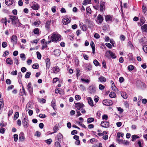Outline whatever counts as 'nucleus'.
<instances>
[{"instance_id": "1", "label": "nucleus", "mask_w": 147, "mask_h": 147, "mask_svg": "<svg viewBox=\"0 0 147 147\" xmlns=\"http://www.w3.org/2000/svg\"><path fill=\"white\" fill-rule=\"evenodd\" d=\"M61 36L58 34H53L51 37V39L52 42H56L61 40Z\"/></svg>"}, {"instance_id": "2", "label": "nucleus", "mask_w": 147, "mask_h": 147, "mask_svg": "<svg viewBox=\"0 0 147 147\" xmlns=\"http://www.w3.org/2000/svg\"><path fill=\"white\" fill-rule=\"evenodd\" d=\"M27 89L30 95L32 96L33 95V88L32 86V83L30 82L27 85Z\"/></svg>"}, {"instance_id": "3", "label": "nucleus", "mask_w": 147, "mask_h": 147, "mask_svg": "<svg viewBox=\"0 0 147 147\" xmlns=\"http://www.w3.org/2000/svg\"><path fill=\"white\" fill-rule=\"evenodd\" d=\"M88 90L89 92L91 94H93L96 93V88L94 85L90 86Z\"/></svg>"}, {"instance_id": "4", "label": "nucleus", "mask_w": 147, "mask_h": 147, "mask_svg": "<svg viewBox=\"0 0 147 147\" xmlns=\"http://www.w3.org/2000/svg\"><path fill=\"white\" fill-rule=\"evenodd\" d=\"M11 42L13 44V45L17 44L18 38L17 37L16 35H13L11 37Z\"/></svg>"}, {"instance_id": "5", "label": "nucleus", "mask_w": 147, "mask_h": 147, "mask_svg": "<svg viewBox=\"0 0 147 147\" xmlns=\"http://www.w3.org/2000/svg\"><path fill=\"white\" fill-rule=\"evenodd\" d=\"M102 103L103 104L105 105L110 106L112 105L113 102L111 100L108 99H105L103 101Z\"/></svg>"}, {"instance_id": "6", "label": "nucleus", "mask_w": 147, "mask_h": 147, "mask_svg": "<svg viewBox=\"0 0 147 147\" xmlns=\"http://www.w3.org/2000/svg\"><path fill=\"white\" fill-rule=\"evenodd\" d=\"M84 106V105L82 102L76 103L75 105V107L78 110L80 109Z\"/></svg>"}, {"instance_id": "7", "label": "nucleus", "mask_w": 147, "mask_h": 147, "mask_svg": "<svg viewBox=\"0 0 147 147\" xmlns=\"http://www.w3.org/2000/svg\"><path fill=\"white\" fill-rule=\"evenodd\" d=\"M51 23V20H48L45 23V27L46 30L48 31H49L50 30Z\"/></svg>"}, {"instance_id": "8", "label": "nucleus", "mask_w": 147, "mask_h": 147, "mask_svg": "<svg viewBox=\"0 0 147 147\" xmlns=\"http://www.w3.org/2000/svg\"><path fill=\"white\" fill-rule=\"evenodd\" d=\"M10 19L11 20L12 23L14 25L16 24V21L18 20V18L15 16H10Z\"/></svg>"}, {"instance_id": "9", "label": "nucleus", "mask_w": 147, "mask_h": 147, "mask_svg": "<svg viewBox=\"0 0 147 147\" xmlns=\"http://www.w3.org/2000/svg\"><path fill=\"white\" fill-rule=\"evenodd\" d=\"M28 120L26 119V118H24L22 121L23 125L25 128H27L28 126Z\"/></svg>"}, {"instance_id": "10", "label": "nucleus", "mask_w": 147, "mask_h": 147, "mask_svg": "<svg viewBox=\"0 0 147 147\" xmlns=\"http://www.w3.org/2000/svg\"><path fill=\"white\" fill-rule=\"evenodd\" d=\"M22 89H20V95L22 96L24 95L26 96L27 94V93L26 92L24 86H22Z\"/></svg>"}, {"instance_id": "11", "label": "nucleus", "mask_w": 147, "mask_h": 147, "mask_svg": "<svg viewBox=\"0 0 147 147\" xmlns=\"http://www.w3.org/2000/svg\"><path fill=\"white\" fill-rule=\"evenodd\" d=\"M96 19L97 22L100 24H101L103 20V17L100 14L98 15Z\"/></svg>"}, {"instance_id": "12", "label": "nucleus", "mask_w": 147, "mask_h": 147, "mask_svg": "<svg viewBox=\"0 0 147 147\" xmlns=\"http://www.w3.org/2000/svg\"><path fill=\"white\" fill-rule=\"evenodd\" d=\"M101 126L105 128H108L109 126V123L107 121L102 122L101 123Z\"/></svg>"}, {"instance_id": "13", "label": "nucleus", "mask_w": 147, "mask_h": 147, "mask_svg": "<svg viewBox=\"0 0 147 147\" xmlns=\"http://www.w3.org/2000/svg\"><path fill=\"white\" fill-rule=\"evenodd\" d=\"M105 3L103 2H101L100 4V11L102 12L105 10Z\"/></svg>"}, {"instance_id": "14", "label": "nucleus", "mask_w": 147, "mask_h": 147, "mask_svg": "<svg viewBox=\"0 0 147 147\" xmlns=\"http://www.w3.org/2000/svg\"><path fill=\"white\" fill-rule=\"evenodd\" d=\"M71 21V20H69L68 18H65L63 19L62 22L63 24L65 25H67L69 24Z\"/></svg>"}, {"instance_id": "15", "label": "nucleus", "mask_w": 147, "mask_h": 147, "mask_svg": "<svg viewBox=\"0 0 147 147\" xmlns=\"http://www.w3.org/2000/svg\"><path fill=\"white\" fill-rule=\"evenodd\" d=\"M107 53H109V55L112 59H115L116 58L117 56L115 55V54L114 53L111 52V51L109 50L107 51L106 52V53L107 54Z\"/></svg>"}, {"instance_id": "16", "label": "nucleus", "mask_w": 147, "mask_h": 147, "mask_svg": "<svg viewBox=\"0 0 147 147\" xmlns=\"http://www.w3.org/2000/svg\"><path fill=\"white\" fill-rule=\"evenodd\" d=\"M52 70L53 71L54 73L55 74H57L60 71V69L59 67L57 66L53 67L52 68Z\"/></svg>"}, {"instance_id": "17", "label": "nucleus", "mask_w": 147, "mask_h": 147, "mask_svg": "<svg viewBox=\"0 0 147 147\" xmlns=\"http://www.w3.org/2000/svg\"><path fill=\"white\" fill-rule=\"evenodd\" d=\"M141 29L143 32H147V24H145L141 27Z\"/></svg>"}, {"instance_id": "18", "label": "nucleus", "mask_w": 147, "mask_h": 147, "mask_svg": "<svg viewBox=\"0 0 147 147\" xmlns=\"http://www.w3.org/2000/svg\"><path fill=\"white\" fill-rule=\"evenodd\" d=\"M47 68L49 69L50 66V61L49 59L47 58L45 60Z\"/></svg>"}, {"instance_id": "19", "label": "nucleus", "mask_w": 147, "mask_h": 147, "mask_svg": "<svg viewBox=\"0 0 147 147\" xmlns=\"http://www.w3.org/2000/svg\"><path fill=\"white\" fill-rule=\"evenodd\" d=\"M63 138V135L60 133H59L57 135L56 138L59 141H61Z\"/></svg>"}, {"instance_id": "20", "label": "nucleus", "mask_w": 147, "mask_h": 147, "mask_svg": "<svg viewBox=\"0 0 147 147\" xmlns=\"http://www.w3.org/2000/svg\"><path fill=\"white\" fill-rule=\"evenodd\" d=\"M5 4L7 5H12L13 2V0H5Z\"/></svg>"}, {"instance_id": "21", "label": "nucleus", "mask_w": 147, "mask_h": 147, "mask_svg": "<svg viewBox=\"0 0 147 147\" xmlns=\"http://www.w3.org/2000/svg\"><path fill=\"white\" fill-rule=\"evenodd\" d=\"M98 79L99 81L101 82H105L106 81V78L102 76H100Z\"/></svg>"}, {"instance_id": "22", "label": "nucleus", "mask_w": 147, "mask_h": 147, "mask_svg": "<svg viewBox=\"0 0 147 147\" xmlns=\"http://www.w3.org/2000/svg\"><path fill=\"white\" fill-rule=\"evenodd\" d=\"M88 100L89 105L91 107L93 106L94 104L93 103V101L92 99V98L90 97H89L88 98Z\"/></svg>"}, {"instance_id": "23", "label": "nucleus", "mask_w": 147, "mask_h": 147, "mask_svg": "<svg viewBox=\"0 0 147 147\" xmlns=\"http://www.w3.org/2000/svg\"><path fill=\"white\" fill-rule=\"evenodd\" d=\"M4 106L3 100L2 99H0V114L2 112L1 110L3 108Z\"/></svg>"}, {"instance_id": "24", "label": "nucleus", "mask_w": 147, "mask_h": 147, "mask_svg": "<svg viewBox=\"0 0 147 147\" xmlns=\"http://www.w3.org/2000/svg\"><path fill=\"white\" fill-rule=\"evenodd\" d=\"M60 50L57 49L54 51V54L55 56H58L60 55Z\"/></svg>"}, {"instance_id": "25", "label": "nucleus", "mask_w": 147, "mask_h": 147, "mask_svg": "<svg viewBox=\"0 0 147 147\" xmlns=\"http://www.w3.org/2000/svg\"><path fill=\"white\" fill-rule=\"evenodd\" d=\"M105 19L106 21H111L112 20V17L110 15H107L105 16Z\"/></svg>"}, {"instance_id": "26", "label": "nucleus", "mask_w": 147, "mask_h": 147, "mask_svg": "<svg viewBox=\"0 0 147 147\" xmlns=\"http://www.w3.org/2000/svg\"><path fill=\"white\" fill-rule=\"evenodd\" d=\"M6 62L7 64L9 65H12L13 63V61L10 58H8L6 59Z\"/></svg>"}, {"instance_id": "27", "label": "nucleus", "mask_w": 147, "mask_h": 147, "mask_svg": "<svg viewBox=\"0 0 147 147\" xmlns=\"http://www.w3.org/2000/svg\"><path fill=\"white\" fill-rule=\"evenodd\" d=\"M38 4H33L31 7V8L35 10H37L38 9Z\"/></svg>"}, {"instance_id": "28", "label": "nucleus", "mask_w": 147, "mask_h": 147, "mask_svg": "<svg viewBox=\"0 0 147 147\" xmlns=\"http://www.w3.org/2000/svg\"><path fill=\"white\" fill-rule=\"evenodd\" d=\"M140 137L137 135H134L131 136L132 141H135L137 139L139 138Z\"/></svg>"}, {"instance_id": "29", "label": "nucleus", "mask_w": 147, "mask_h": 147, "mask_svg": "<svg viewBox=\"0 0 147 147\" xmlns=\"http://www.w3.org/2000/svg\"><path fill=\"white\" fill-rule=\"evenodd\" d=\"M121 95L122 97L125 99H127V95L125 92H122L121 93Z\"/></svg>"}, {"instance_id": "30", "label": "nucleus", "mask_w": 147, "mask_h": 147, "mask_svg": "<svg viewBox=\"0 0 147 147\" xmlns=\"http://www.w3.org/2000/svg\"><path fill=\"white\" fill-rule=\"evenodd\" d=\"M58 130V125L57 124H56L53 128L54 132H53V133H55L57 132Z\"/></svg>"}, {"instance_id": "31", "label": "nucleus", "mask_w": 147, "mask_h": 147, "mask_svg": "<svg viewBox=\"0 0 147 147\" xmlns=\"http://www.w3.org/2000/svg\"><path fill=\"white\" fill-rule=\"evenodd\" d=\"M110 97L111 98H115L116 96V94L113 92H111L109 95Z\"/></svg>"}, {"instance_id": "32", "label": "nucleus", "mask_w": 147, "mask_h": 147, "mask_svg": "<svg viewBox=\"0 0 147 147\" xmlns=\"http://www.w3.org/2000/svg\"><path fill=\"white\" fill-rule=\"evenodd\" d=\"M112 89L113 91H116L117 89V88L116 87L115 85L114 82H113V81H111V82L112 83Z\"/></svg>"}, {"instance_id": "33", "label": "nucleus", "mask_w": 147, "mask_h": 147, "mask_svg": "<svg viewBox=\"0 0 147 147\" xmlns=\"http://www.w3.org/2000/svg\"><path fill=\"white\" fill-rule=\"evenodd\" d=\"M41 23V22L39 20H36V21L34 23V25L37 26H38Z\"/></svg>"}, {"instance_id": "34", "label": "nucleus", "mask_w": 147, "mask_h": 147, "mask_svg": "<svg viewBox=\"0 0 147 147\" xmlns=\"http://www.w3.org/2000/svg\"><path fill=\"white\" fill-rule=\"evenodd\" d=\"M91 1V0H84L82 4L83 5H86L90 3Z\"/></svg>"}, {"instance_id": "35", "label": "nucleus", "mask_w": 147, "mask_h": 147, "mask_svg": "<svg viewBox=\"0 0 147 147\" xmlns=\"http://www.w3.org/2000/svg\"><path fill=\"white\" fill-rule=\"evenodd\" d=\"M7 125V124L6 123H5V122L3 121H2L0 123V126L1 127H5Z\"/></svg>"}, {"instance_id": "36", "label": "nucleus", "mask_w": 147, "mask_h": 147, "mask_svg": "<svg viewBox=\"0 0 147 147\" xmlns=\"http://www.w3.org/2000/svg\"><path fill=\"white\" fill-rule=\"evenodd\" d=\"M31 74V73L30 72H27L26 73L25 77L26 78H29Z\"/></svg>"}, {"instance_id": "37", "label": "nucleus", "mask_w": 147, "mask_h": 147, "mask_svg": "<svg viewBox=\"0 0 147 147\" xmlns=\"http://www.w3.org/2000/svg\"><path fill=\"white\" fill-rule=\"evenodd\" d=\"M52 141V140L51 138L46 140L45 141V142L46 143H47L48 145H49L51 144Z\"/></svg>"}, {"instance_id": "38", "label": "nucleus", "mask_w": 147, "mask_h": 147, "mask_svg": "<svg viewBox=\"0 0 147 147\" xmlns=\"http://www.w3.org/2000/svg\"><path fill=\"white\" fill-rule=\"evenodd\" d=\"M94 119L92 117H90L87 119V122L88 123H91L94 121Z\"/></svg>"}, {"instance_id": "39", "label": "nucleus", "mask_w": 147, "mask_h": 147, "mask_svg": "<svg viewBox=\"0 0 147 147\" xmlns=\"http://www.w3.org/2000/svg\"><path fill=\"white\" fill-rule=\"evenodd\" d=\"M25 138L23 135H20L19 137V140L22 142L24 140Z\"/></svg>"}, {"instance_id": "40", "label": "nucleus", "mask_w": 147, "mask_h": 147, "mask_svg": "<svg viewBox=\"0 0 147 147\" xmlns=\"http://www.w3.org/2000/svg\"><path fill=\"white\" fill-rule=\"evenodd\" d=\"M38 67L39 65L38 63H35L32 66V68L34 69H37L38 68Z\"/></svg>"}, {"instance_id": "41", "label": "nucleus", "mask_w": 147, "mask_h": 147, "mask_svg": "<svg viewBox=\"0 0 147 147\" xmlns=\"http://www.w3.org/2000/svg\"><path fill=\"white\" fill-rule=\"evenodd\" d=\"M76 71L77 72L76 76L78 78V76H80L81 74L80 70L79 69H76Z\"/></svg>"}, {"instance_id": "42", "label": "nucleus", "mask_w": 147, "mask_h": 147, "mask_svg": "<svg viewBox=\"0 0 147 147\" xmlns=\"http://www.w3.org/2000/svg\"><path fill=\"white\" fill-rule=\"evenodd\" d=\"M123 133H121L120 132H118L117 134V136L118 138H119L120 137H123Z\"/></svg>"}, {"instance_id": "43", "label": "nucleus", "mask_w": 147, "mask_h": 147, "mask_svg": "<svg viewBox=\"0 0 147 147\" xmlns=\"http://www.w3.org/2000/svg\"><path fill=\"white\" fill-rule=\"evenodd\" d=\"M93 63L94 65L96 66L99 65L100 64L98 61L96 59H95L94 60Z\"/></svg>"}, {"instance_id": "44", "label": "nucleus", "mask_w": 147, "mask_h": 147, "mask_svg": "<svg viewBox=\"0 0 147 147\" xmlns=\"http://www.w3.org/2000/svg\"><path fill=\"white\" fill-rule=\"evenodd\" d=\"M39 30L38 28H36L34 30V34H39Z\"/></svg>"}, {"instance_id": "45", "label": "nucleus", "mask_w": 147, "mask_h": 147, "mask_svg": "<svg viewBox=\"0 0 147 147\" xmlns=\"http://www.w3.org/2000/svg\"><path fill=\"white\" fill-rule=\"evenodd\" d=\"M140 22L142 24H144L145 23V18L144 17H142L140 18Z\"/></svg>"}, {"instance_id": "46", "label": "nucleus", "mask_w": 147, "mask_h": 147, "mask_svg": "<svg viewBox=\"0 0 147 147\" xmlns=\"http://www.w3.org/2000/svg\"><path fill=\"white\" fill-rule=\"evenodd\" d=\"M36 54L38 59H40L41 58V55L40 53L38 51H37L36 52Z\"/></svg>"}, {"instance_id": "47", "label": "nucleus", "mask_w": 147, "mask_h": 147, "mask_svg": "<svg viewBox=\"0 0 147 147\" xmlns=\"http://www.w3.org/2000/svg\"><path fill=\"white\" fill-rule=\"evenodd\" d=\"M13 138L14 141L15 142H16L17 141L18 139V135L16 134L14 135Z\"/></svg>"}, {"instance_id": "48", "label": "nucleus", "mask_w": 147, "mask_h": 147, "mask_svg": "<svg viewBox=\"0 0 147 147\" xmlns=\"http://www.w3.org/2000/svg\"><path fill=\"white\" fill-rule=\"evenodd\" d=\"M142 9L143 12L144 14L147 10V8L143 5L142 6Z\"/></svg>"}, {"instance_id": "49", "label": "nucleus", "mask_w": 147, "mask_h": 147, "mask_svg": "<svg viewBox=\"0 0 147 147\" xmlns=\"http://www.w3.org/2000/svg\"><path fill=\"white\" fill-rule=\"evenodd\" d=\"M19 116V113L18 112H16L14 116V119H15V120Z\"/></svg>"}, {"instance_id": "50", "label": "nucleus", "mask_w": 147, "mask_h": 147, "mask_svg": "<svg viewBox=\"0 0 147 147\" xmlns=\"http://www.w3.org/2000/svg\"><path fill=\"white\" fill-rule=\"evenodd\" d=\"M81 29L84 31H86L87 29V27L85 25H83L81 27Z\"/></svg>"}, {"instance_id": "51", "label": "nucleus", "mask_w": 147, "mask_h": 147, "mask_svg": "<svg viewBox=\"0 0 147 147\" xmlns=\"http://www.w3.org/2000/svg\"><path fill=\"white\" fill-rule=\"evenodd\" d=\"M86 11L87 14L89 13V14H90L91 13V10L90 7H87L86 9Z\"/></svg>"}, {"instance_id": "52", "label": "nucleus", "mask_w": 147, "mask_h": 147, "mask_svg": "<svg viewBox=\"0 0 147 147\" xmlns=\"http://www.w3.org/2000/svg\"><path fill=\"white\" fill-rule=\"evenodd\" d=\"M20 57L23 60H25L26 59L25 55L24 54L22 53L20 55Z\"/></svg>"}, {"instance_id": "53", "label": "nucleus", "mask_w": 147, "mask_h": 147, "mask_svg": "<svg viewBox=\"0 0 147 147\" xmlns=\"http://www.w3.org/2000/svg\"><path fill=\"white\" fill-rule=\"evenodd\" d=\"M55 147H61L60 143L58 142H56L55 143Z\"/></svg>"}, {"instance_id": "54", "label": "nucleus", "mask_w": 147, "mask_h": 147, "mask_svg": "<svg viewBox=\"0 0 147 147\" xmlns=\"http://www.w3.org/2000/svg\"><path fill=\"white\" fill-rule=\"evenodd\" d=\"M134 69V67L132 65H130L129 66L128 69L129 71H132Z\"/></svg>"}, {"instance_id": "55", "label": "nucleus", "mask_w": 147, "mask_h": 147, "mask_svg": "<svg viewBox=\"0 0 147 147\" xmlns=\"http://www.w3.org/2000/svg\"><path fill=\"white\" fill-rule=\"evenodd\" d=\"M105 88V86L101 84H99V88L101 90H103Z\"/></svg>"}, {"instance_id": "56", "label": "nucleus", "mask_w": 147, "mask_h": 147, "mask_svg": "<svg viewBox=\"0 0 147 147\" xmlns=\"http://www.w3.org/2000/svg\"><path fill=\"white\" fill-rule=\"evenodd\" d=\"M38 101L39 102H40L42 103H45L46 102L45 99L43 98L39 99L38 100Z\"/></svg>"}, {"instance_id": "57", "label": "nucleus", "mask_w": 147, "mask_h": 147, "mask_svg": "<svg viewBox=\"0 0 147 147\" xmlns=\"http://www.w3.org/2000/svg\"><path fill=\"white\" fill-rule=\"evenodd\" d=\"M92 66L91 65L89 64L86 67V69L87 70H90L91 69Z\"/></svg>"}, {"instance_id": "58", "label": "nucleus", "mask_w": 147, "mask_h": 147, "mask_svg": "<svg viewBox=\"0 0 147 147\" xmlns=\"http://www.w3.org/2000/svg\"><path fill=\"white\" fill-rule=\"evenodd\" d=\"M99 100V98L97 96H96L94 97V100L95 101V102H96V103L97 102H98Z\"/></svg>"}, {"instance_id": "59", "label": "nucleus", "mask_w": 147, "mask_h": 147, "mask_svg": "<svg viewBox=\"0 0 147 147\" xmlns=\"http://www.w3.org/2000/svg\"><path fill=\"white\" fill-rule=\"evenodd\" d=\"M81 98L80 96L78 95H77L75 96V99L77 100H80L81 99Z\"/></svg>"}, {"instance_id": "60", "label": "nucleus", "mask_w": 147, "mask_h": 147, "mask_svg": "<svg viewBox=\"0 0 147 147\" xmlns=\"http://www.w3.org/2000/svg\"><path fill=\"white\" fill-rule=\"evenodd\" d=\"M55 99H53L52 100L51 103V106H55Z\"/></svg>"}, {"instance_id": "61", "label": "nucleus", "mask_w": 147, "mask_h": 147, "mask_svg": "<svg viewBox=\"0 0 147 147\" xmlns=\"http://www.w3.org/2000/svg\"><path fill=\"white\" fill-rule=\"evenodd\" d=\"M2 47L3 48H5L7 46V43L5 42H3L2 43Z\"/></svg>"}, {"instance_id": "62", "label": "nucleus", "mask_w": 147, "mask_h": 147, "mask_svg": "<svg viewBox=\"0 0 147 147\" xmlns=\"http://www.w3.org/2000/svg\"><path fill=\"white\" fill-rule=\"evenodd\" d=\"M41 135V133L40 132H39L38 131H36V132L35 136H36L38 137H40Z\"/></svg>"}, {"instance_id": "63", "label": "nucleus", "mask_w": 147, "mask_h": 147, "mask_svg": "<svg viewBox=\"0 0 147 147\" xmlns=\"http://www.w3.org/2000/svg\"><path fill=\"white\" fill-rule=\"evenodd\" d=\"M105 45L107 47L109 48H111L112 47V46L109 43H106Z\"/></svg>"}, {"instance_id": "64", "label": "nucleus", "mask_w": 147, "mask_h": 147, "mask_svg": "<svg viewBox=\"0 0 147 147\" xmlns=\"http://www.w3.org/2000/svg\"><path fill=\"white\" fill-rule=\"evenodd\" d=\"M143 49L145 53H147V45L143 47Z\"/></svg>"}]
</instances>
